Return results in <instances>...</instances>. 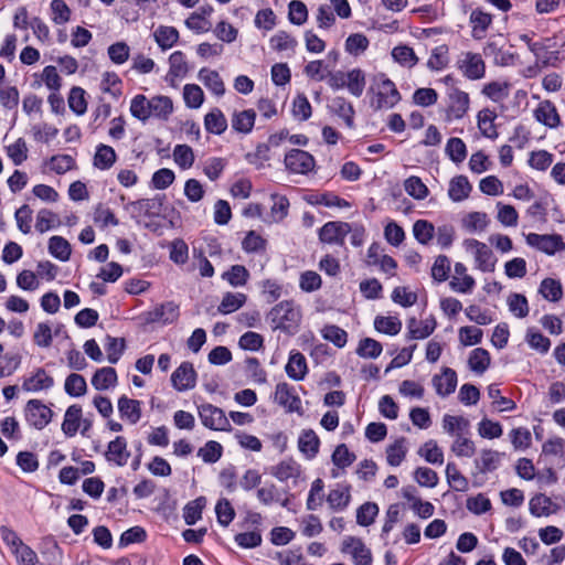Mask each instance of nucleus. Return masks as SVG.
<instances>
[{
  "label": "nucleus",
  "mask_w": 565,
  "mask_h": 565,
  "mask_svg": "<svg viewBox=\"0 0 565 565\" xmlns=\"http://www.w3.org/2000/svg\"><path fill=\"white\" fill-rule=\"evenodd\" d=\"M301 318L300 307L292 300L278 302L268 313V319L274 329L280 330L289 335H294L298 332Z\"/></svg>",
  "instance_id": "nucleus-1"
},
{
  "label": "nucleus",
  "mask_w": 565,
  "mask_h": 565,
  "mask_svg": "<svg viewBox=\"0 0 565 565\" xmlns=\"http://www.w3.org/2000/svg\"><path fill=\"white\" fill-rule=\"evenodd\" d=\"M372 90L374 92V98L371 104L375 109H391L402 98L394 82L384 73H380L374 77Z\"/></svg>",
  "instance_id": "nucleus-2"
},
{
  "label": "nucleus",
  "mask_w": 565,
  "mask_h": 565,
  "mask_svg": "<svg viewBox=\"0 0 565 565\" xmlns=\"http://www.w3.org/2000/svg\"><path fill=\"white\" fill-rule=\"evenodd\" d=\"M470 108V96L460 88L446 89L444 119L452 122L462 119Z\"/></svg>",
  "instance_id": "nucleus-3"
},
{
  "label": "nucleus",
  "mask_w": 565,
  "mask_h": 565,
  "mask_svg": "<svg viewBox=\"0 0 565 565\" xmlns=\"http://www.w3.org/2000/svg\"><path fill=\"white\" fill-rule=\"evenodd\" d=\"M463 247L473 255L477 269L482 273L494 271L497 258L487 244L475 238H467L463 241Z\"/></svg>",
  "instance_id": "nucleus-4"
},
{
  "label": "nucleus",
  "mask_w": 565,
  "mask_h": 565,
  "mask_svg": "<svg viewBox=\"0 0 565 565\" xmlns=\"http://www.w3.org/2000/svg\"><path fill=\"white\" fill-rule=\"evenodd\" d=\"M23 414L26 424L38 430L44 429L53 417V411L36 398L26 402Z\"/></svg>",
  "instance_id": "nucleus-5"
},
{
  "label": "nucleus",
  "mask_w": 565,
  "mask_h": 565,
  "mask_svg": "<svg viewBox=\"0 0 565 565\" xmlns=\"http://www.w3.org/2000/svg\"><path fill=\"white\" fill-rule=\"evenodd\" d=\"M199 417L203 426L212 430L230 431L231 423L223 409L212 404H202L198 407Z\"/></svg>",
  "instance_id": "nucleus-6"
},
{
  "label": "nucleus",
  "mask_w": 565,
  "mask_h": 565,
  "mask_svg": "<svg viewBox=\"0 0 565 565\" xmlns=\"http://www.w3.org/2000/svg\"><path fill=\"white\" fill-rule=\"evenodd\" d=\"M286 169L296 174H308L313 171L316 160L312 154L301 149H291L285 156Z\"/></svg>",
  "instance_id": "nucleus-7"
},
{
  "label": "nucleus",
  "mask_w": 565,
  "mask_h": 565,
  "mask_svg": "<svg viewBox=\"0 0 565 565\" xmlns=\"http://www.w3.org/2000/svg\"><path fill=\"white\" fill-rule=\"evenodd\" d=\"M457 67L461 71L462 75L470 81L481 79L486 75L484 61L478 53H462L457 61Z\"/></svg>",
  "instance_id": "nucleus-8"
},
{
  "label": "nucleus",
  "mask_w": 565,
  "mask_h": 565,
  "mask_svg": "<svg viewBox=\"0 0 565 565\" xmlns=\"http://www.w3.org/2000/svg\"><path fill=\"white\" fill-rule=\"evenodd\" d=\"M180 316L179 306L173 301H167L154 306L145 312V321L147 323L171 324L178 320Z\"/></svg>",
  "instance_id": "nucleus-9"
},
{
  "label": "nucleus",
  "mask_w": 565,
  "mask_h": 565,
  "mask_svg": "<svg viewBox=\"0 0 565 565\" xmlns=\"http://www.w3.org/2000/svg\"><path fill=\"white\" fill-rule=\"evenodd\" d=\"M534 119L548 129H557L562 126L561 115L555 104L548 99L540 100L533 109Z\"/></svg>",
  "instance_id": "nucleus-10"
},
{
  "label": "nucleus",
  "mask_w": 565,
  "mask_h": 565,
  "mask_svg": "<svg viewBox=\"0 0 565 565\" xmlns=\"http://www.w3.org/2000/svg\"><path fill=\"white\" fill-rule=\"evenodd\" d=\"M351 232V224L345 222H327L319 231V239L329 245L344 244L345 236Z\"/></svg>",
  "instance_id": "nucleus-11"
},
{
  "label": "nucleus",
  "mask_w": 565,
  "mask_h": 565,
  "mask_svg": "<svg viewBox=\"0 0 565 565\" xmlns=\"http://www.w3.org/2000/svg\"><path fill=\"white\" fill-rule=\"evenodd\" d=\"M526 243L547 255H553L565 248L562 236L556 234L548 235L530 233L526 235Z\"/></svg>",
  "instance_id": "nucleus-12"
},
{
  "label": "nucleus",
  "mask_w": 565,
  "mask_h": 565,
  "mask_svg": "<svg viewBox=\"0 0 565 565\" xmlns=\"http://www.w3.org/2000/svg\"><path fill=\"white\" fill-rule=\"evenodd\" d=\"M342 552L349 554L355 565H371L372 554L358 537L350 536L343 541Z\"/></svg>",
  "instance_id": "nucleus-13"
},
{
  "label": "nucleus",
  "mask_w": 565,
  "mask_h": 565,
  "mask_svg": "<svg viewBox=\"0 0 565 565\" xmlns=\"http://www.w3.org/2000/svg\"><path fill=\"white\" fill-rule=\"evenodd\" d=\"M54 385V379L43 369L38 367L29 375L24 376L22 390L25 392L36 393L47 391Z\"/></svg>",
  "instance_id": "nucleus-14"
},
{
  "label": "nucleus",
  "mask_w": 565,
  "mask_h": 565,
  "mask_svg": "<svg viewBox=\"0 0 565 565\" xmlns=\"http://www.w3.org/2000/svg\"><path fill=\"white\" fill-rule=\"evenodd\" d=\"M171 382L172 386L179 392L193 388L196 384V372L193 364L190 362L181 363L172 373Z\"/></svg>",
  "instance_id": "nucleus-15"
},
{
  "label": "nucleus",
  "mask_w": 565,
  "mask_h": 565,
  "mask_svg": "<svg viewBox=\"0 0 565 565\" xmlns=\"http://www.w3.org/2000/svg\"><path fill=\"white\" fill-rule=\"evenodd\" d=\"M275 401L290 413L301 411L300 397L296 394L294 386L286 382L276 385Z\"/></svg>",
  "instance_id": "nucleus-16"
},
{
  "label": "nucleus",
  "mask_w": 565,
  "mask_h": 565,
  "mask_svg": "<svg viewBox=\"0 0 565 565\" xmlns=\"http://www.w3.org/2000/svg\"><path fill=\"white\" fill-rule=\"evenodd\" d=\"M127 445L124 436H117L114 440L109 441L105 452L106 460L117 467L126 466L130 458Z\"/></svg>",
  "instance_id": "nucleus-17"
},
{
  "label": "nucleus",
  "mask_w": 565,
  "mask_h": 565,
  "mask_svg": "<svg viewBox=\"0 0 565 565\" xmlns=\"http://www.w3.org/2000/svg\"><path fill=\"white\" fill-rule=\"evenodd\" d=\"M270 475L280 482L292 480L296 484L301 476V466L292 458H286L270 468Z\"/></svg>",
  "instance_id": "nucleus-18"
},
{
  "label": "nucleus",
  "mask_w": 565,
  "mask_h": 565,
  "mask_svg": "<svg viewBox=\"0 0 565 565\" xmlns=\"http://www.w3.org/2000/svg\"><path fill=\"white\" fill-rule=\"evenodd\" d=\"M433 385L439 396L446 397L456 390L457 373L450 367H444L441 374L433 377Z\"/></svg>",
  "instance_id": "nucleus-19"
},
{
  "label": "nucleus",
  "mask_w": 565,
  "mask_h": 565,
  "mask_svg": "<svg viewBox=\"0 0 565 565\" xmlns=\"http://www.w3.org/2000/svg\"><path fill=\"white\" fill-rule=\"evenodd\" d=\"M150 118L168 120L173 113V102L169 96L156 95L149 98Z\"/></svg>",
  "instance_id": "nucleus-20"
},
{
  "label": "nucleus",
  "mask_w": 565,
  "mask_h": 565,
  "mask_svg": "<svg viewBox=\"0 0 565 565\" xmlns=\"http://www.w3.org/2000/svg\"><path fill=\"white\" fill-rule=\"evenodd\" d=\"M118 412L129 424H137L141 418V402L122 395L118 398Z\"/></svg>",
  "instance_id": "nucleus-21"
},
{
  "label": "nucleus",
  "mask_w": 565,
  "mask_h": 565,
  "mask_svg": "<svg viewBox=\"0 0 565 565\" xmlns=\"http://www.w3.org/2000/svg\"><path fill=\"white\" fill-rule=\"evenodd\" d=\"M436 320L434 318H429L426 320H417L416 318H411L407 321V338L409 340H422L428 338L436 329Z\"/></svg>",
  "instance_id": "nucleus-22"
},
{
  "label": "nucleus",
  "mask_w": 565,
  "mask_h": 565,
  "mask_svg": "<svg viewBox=\"0 0 565 565\" xmlns=\"http://www.w3.org/2000/svg\"><path fill=\"white\" fill-rule=\"evenodd\" d=\"M287 375L294 381H301L308 373L305 355L299 351H291L285 366Z\"/></svg>",
  "instance_id": "nucleus-23"
},
{
  "label": "nucleus",
  "mask_w": 565,
  "mask_h": 565,
  "mask_svg": "<svg viewBox=\"0 0 565 565\" xmlns=\"http://www.w3.org/2000/svg\"><path fill=\"white\" fill-rule=\"evenodd\" d=\"M320 439L313 429H305L298 438V449L307 458L313 459L319 452Z\"/></svg>",
  "instance_id": "nucleus-24"
},
{
  "label": "nucleus",
  "mask_w": 565,
  "mask_h": 565,
  "mask_svg": "<svg viewBox=\"0 0 565 565\" xmlns=\"http://www.w3.org/2000/svg\"><path fill=\"white\" fill-rule=\"evenodd\" d=\"M198 78L215 96L225 94V85L218 72L203 67L199 71Z\"/></svg>",
  "instance_id": "nucleus-25"
},
{
  "label": "nucleus",
  "mask_w": 565,
  "mask_h": 565,
  "mask_svg": "<svg viewBox=\"0 0 565 565\" xmlns=\"http://www.w3.org/2000/svg\"><path fill=\"white\" fill-rule=\"evenodd\" d=\"M82 416L83 412L79 405L73 404L67 407L62 423V430L66 437H74L77 434Z\"/></svg>",
  "instance_id": "nucleus-26"
},
{
  "label": "nucleus",
  "mask_w": 565,
  "mask_h": 565,
  "mask_svg": "<svg viewBox=\"0 0 565 565\" xmlns=\"http://www.w3.org/2000/svg\"><path fill=\"white\" fill-rule=\"evenodd\" d=\"M189 66L185 60V55L181 51H175L169 56V71L167 78L171 85H174L175 79H180L186 76Z\"/></svg>",
  "instance_id": "nucleus-27"
},
{
  "label": "nucleus",
  "mask_w": 565,
  "mask_h": 565,
  "mask_svg": "<svg viewBox=\"0 0 565 565\" xmlns=\"http://www.w3.org/2000/svg\"><path fill=\"white\" fill-rule=\"evenodd\" d=\"M255 119L256 113L254 109L234 111L231 118V125L236 132L247 135L253 130Z\"/></svg>",
  "instance_id": "nucleus-28"
},
{
  "label": "nucleus",
  "mask_w": 565,
  "mask_h": 565,
  "mask_svg": "<svg viewBox=\"0 0 565 565\" xmlns=\"http://www.w3.org/2000/svg\"><path fill=\"white\" fill-rule=\"evenodd\" d=\"M351 501L350 486L337 484V487L330 490L327 502L331 510L343 511L347 509Z\"/></svg>",
  "instance_id": "nucleus-29"
},
{
  "label": "nucleus",
  "mask_w": 565,
  "mask_h": 565,
  "mask_svg": "<svg viewBox=\"0 0 565 565\" xmlns=\"http://www.w3.org/2000/svg\"><path fill=\"white\" fill-rule=\"evenodd\" d=\"M495 118V111L490 108L479 110L477 115V125L482 136L489 139L498 138V131L494 125Z\"/></svg>",
  "instance_id": "nucleus-30"
},
{
  "label": "nucleus",
  "mask_w": 565,
  "mask_h": 565,
  "mask_svg": "<svg viewBox=\"0 0 565 565\" xmlns=\"http://www.w3.org/2000/svg\"><path fill=\"white\" fill-rule=\"evenodd\" d=\"M490 218L484 212H470L461 218V226L468 233H481L487 230Z\"/></svg>",
  "instance_id": "nucleus-31"
},
{
  "label": "nucleus",
  "mask_w": 565,
  "mask_h": 565,
  "mask_svg": "<svg viewBox=\"0 0 565 565\" xmlns=\"http://www.w3.org/2000/svg\"><path fill=\"white\" fill-rule=\"evenodd\" d=\"M117 161V154L113 147L99 143L96 147L93 164L99 170H109Z\"/></svg>",
  "instance_id": "nucleus-32"
},
{
  "label": "nucleus",
  "mask_w": 565,
  "mask_h": 565,
  "mask_svg": "<svg viewBox=\"0 0 565 565\" xmlns=\"http://www.w3.org/2000/svg\"><path fill=\"white\" fill-rule=\"evenodd\" d=\"M511 84L507 81H493L483 85L481 93L494 103H501L510 96Z\"/></svg>",
  "instance_id": "nucleus-33"
},
{
  "label": "nucleus",
  "mask_w": 565,
  "mask_h": 565,
  "mask_svg": "<svg viewBox=\"0 0 565 565\" xmlns=\"http://www.w3.org/2000/svg\"><path fill=\"white\" fill-rule=\"evenodd\" d=\"M491 23L492 17L490 13L484 12L480 9L473 10L470 14L472 36L477 40L483 39Z\"/></svg>",
  "instance_id": "nucleus-34"
},
{
  "label": "nucleus",
  "mask_w": 565,
  "mask_h": 565,
  "mask_svg": "<svg viewBox=\"0 0 565 565\" xmlns=\"http://www.w3.org/2000/svg\"><path fill=\"white\" fill-rule=\"evenodd\" d=\"M472 186L466 175H457L449 182L448 195L454 202H461L466 200Z\"/></svg>",
  "instance_id": "nucleus-35"
},
{
  "label": "nucleus",
  "mask_w": 565,
  "mask_h": 565,
  "mask_svg": "<svg viewBox=\"0 0 565 565\" xmlns=\"http://www.w3.org/2000/svg\"><path fill=\"white\" fill-rule=\"evenodd\" d=\"M153 39L162 51H167L178 42L179 31L174 26L159 25L153 31Z\"/></svg>",
  "instance_id": "nucleus-36"
},
{
  "label": "nucleus",
  "mask_w": 565,
  "mask_h": 565,
  "mask_svg": "<svg viewBox=\"0 0 565 565\" xmlns=\"http://www.w3.org/2000/svg\"><path fill=\"white\" fill-rule=\"evenodd\" d=\"M443 428L447 434L454 437H457L458 435H468L470 422L462 416H454L446 414L443 417Z\"/></svg>",
  "instance_id": "nucleus-37"
},
{
  "label": "nucleus",
  "mask_w": 565,
  "mask_h": 565,
  "mask_svg": "<svg viewBox=\"0 0 565 565\" xmlns=\"http://www.w3.org/2000/svg\"><path fill=\"white\" fill-rule=\"evenodd\" d=\"M117 383V373L114 367L106 366L98 369L92 377V385L97 391H106Z\"/></svg>",
  "instance_id": "nucleus-38"
},
{
  "label": "nucleus",
  "mask_w": 565,
  "mask_h": 565,
  "mask_svg": "<svg viewBox=\"0 0 565 565\" xmlns=\"http://www.w3.org/2000/svg\"><path fill=\"white\" fill-rule=\"evenodd\" d=\"M408 452L407 440L404 437L396 439L386 448V461L392 467H398Z\"/></svg>",
  "instance_id": "nucleus-39"
},
{
  "label": "nucleus",
  "mask_w": 565,
  "mask_h": 565,
  "mask_svg": "<svg viewBox=\"0 0 565 565\" xmlns=\"http://www.w3.org/2000/svg\"><path fill=\"white\" fill-rule=\"evenodd\" d=\"M345 77L349 93L355 97H361L366 85L365 72L355 67L347 72Z\"/></svg>",
  "instance_id": "nucleus-40"
},
{
  "label": "nucleus",
  "mask_w": 565,
  "mask_h": 565,
  "mask_svg": "<svg viewBox=\"0 0 565 565\" xmlns=\"http://www.w3.org/2000/svg\"><path fill=\"white\" fill-rule=\"evenodd\" d=\"M206 131L214 135H222L227 129V119L218 108H213L204 116Z\"/></svg>",
  "instance_id": "nucleus-41"
},
{
  "label": "nucleus",
  "mask_w": 565,
  "mask_h": 565,
  "mask_svg": "<svg viewBox=\"0 0 565 565\" xmlns=\"http://www.w3.org/2000/svg\"><path fill=\"white\" fill-rule=\"evenodd\" d=\"M247 300L245 294L242 292H225L222 301L217 307V311L222 315H228L242 308Z\"/></svg>",
  "instance_id": "nucleus-42"
},
{
  "label": "nucleus",
  "mask_w": 565,
  "mask_h": 565,
  "mask_svg": "<svg viewBox=\"0 0 565 565\" xmlns=\"http://www.w3.org/2000/svg\"><path fill=\"white\" fill-rule=\"evenodd\" d=\"M49 253L61 262H67L72 254L71 244L62 236H52L49 239Z\"/></svg>",
  "instance_id": "nucleus-43"
},
{
  "label": "nucleus",
  "mask_w": 565,
  "mask_h": 565,
  "mask_svg": "<svg viewBox=\"0 0 565 565\" xmlns=\"http://www.w3.org/2000/svg\"><path fill=\"white\" fill-rule=\"evenodd\" d=\"M490 354L486 349L477 348L473 349L468 359V365L471 371L482 374L490 365Z\"/></svg>",
  "instance_id": "nucleus-44"
},
{
  "label": "nucleus",
  "mask_w": 565,
  "mask_h": 565,
  "mask_svg": "<svg viewBox=\"0 0 565 565\" xmlns=\"http://www.w3.org/2000/svg\"><path fill=\"white\" fill-rule=\"evenodd\" d=\"M497 220L505 227H515L519 222V213L511 204L497 202Z\"/></svg>",
  "instance_id": "nucleus-45"
},
{
  "label": "nucleus",
  "mask_w": 565,
  "mask_h": 565,
  "mask_svg": "<svg viewBox=\"0 0 565 565\" xmlns=\"http://www.w3.org/2000/svg\"><path fill=\"white\" fill-rule=\"evenodd\" d=\"M374 328L381 333L396 335L402 330V321L393 316H376L374 319Z\"/></svg>",
  "instance_id": "nucleus-46"
},
{
  "label": "nucleus",
  "mask_w": 565,
  "mask_h": 565,
  "mask_svg": "<svg viewBox=\"0 0 565 565\" xmlns=\"http://www.w3.org/2000/svg\"><path fill=\"white\" fill-rule=\"evenodd\" d=\"M269 45L276 52L295 51L298 42L287 31L280 30L269 39Z\"/></svg>",
  "instance_id": "nucleus-47"
},
{
  "label": "nucleus",
  "mask_w": 565,
  "mask_h": 565,
  "mask_svg": "<svg viewBox=\"0 0 565 565\" xmlns=\"http://www.w3.org/2000/svg\"><path fill=\"white\" fill-rule=\"evenodd\" d=\"M446 478L449 486L459 492H465L469 489L468 479L459 471L456 463L448 462L446 466Z\"/></svg>",
  "instance_id": "nucleus-48"
},
{
  "label": "nucleus",
  "mask_w": 565,
  "mask_h": 565,
  "mask_svg": "<svg viewBox=\"0 0 565 565\" xmlns=\"http://www.w3.org/2000/svg\"><path fill=\"white\" fill-rule=\"evenodd\" d=\"M221 277L232 287H242L246 285L249 273L243 265H233L228 270L224 271Z\"/></svg>",
  "instance_id": "nucleus-49"
},
{
  "label": "nucleus",
  "mask_w": 565,
  "mask_h": 565,
  "mask_svg": "<svg viewBox=\"0 0 565 565\" xmlns=\"http://www.w3.org/2000/svg\"><path fill=\"white\" fill-rule=\"evenodd\" d=\"M393 60L404 67L412 68L418 63L414 50L407 45H397L392 50Z\"/></svg>",
  "instance_id": "nucleus-50"
},
{
  "label": "nucleus",
  "mask_w": 565,
  "mask_h": 565,
  "mask_svg": "<svg viewBox=\"0 0 565 565\" xmlns=\"http://www.w3.org/2000/svg\"><path fill=\"white\" fill-rule=\"evenodd\" d=\"M332 110L341 117L348 127L353 126L354 108L353 105L344 97H335L331 102Z\"/></svg>",
  "instance_id": "nucleus-51"
},
{
  "label": "nucleus",
  "mask_w": 565,
  "mask_h": 565,
  "mask_svg": "<svg viewBox=\"0 0 565 565\" xmlns=\"http://www.w3.org/2000/svg\"><path fill=\"white\" fill-rule=\"evenodd\" d=\"M149 107V98H147L143 94H137L130 100V114L136 119L146 122L150 119V113L148 110Z\"/></svg>",
  "instance_id": "nucleus-52"
},
{
  "label": "nucleus",
  "mask_w": 565,
  "mask_h": 565,
  "mask_svg": "<svg viewBox=\"0 0 565 565\" xmlns=\"http://www.w3.org/2000/svg\"><path fill=\"white\" fill-rule=\"evenodd\" d=\"M501 454L492 449H483L480 458L476 460V466L481 472H490L499 467Z\"/></svg>",
  "instance_id": "nucleus-53"
},
{
  "label": "nucleus",
  "mask_w": 565,
  "mask_h": 565,
  "mask_svg": "<svg viewBox=\"0 0 565 565\" xmlns=\"http://www.w3.org/2000/svg\"><path fill=\"white\" fill-rule=\"evenodd\" d=\"M206 500L204 497H199L190 501L183 509V519L188 525L195 524L202 518V511L205 507Z\"/></svg>",
  "instance_id": "nucleus-54"
},
{
  "label": "nucleus",
  "mask_w": 565,
  "mask_h": 565,
  "mask_svg": "<svg viewBox=\"0 0 565 565\" xmlns=\"http://www.w3.org/2000/svg\"><path fill=\"white\" fill-rule=\"evenodd\" d=\"M418 455L427 462L433 465H443L444 452L437 443L433 439L426 441L418 450Z\"/></svg>",
  "instance_id": "nucleus-55"
},
{
  "label": "nucleus",
  "mask_w": 565,
  "mask_h": 565,
  "mask_svg": "<svg viewBox=\"0 0 565 565\" xmlns=\"http://www.w3.org/2000/svg\"><path fill=\"white\" fill-rule=\"evenodd\" d=\"M370 45L369 39L362 33L350 34L345 40V51L353 56L363 54Z\"/></svg>",
  "instance_id": "nucleus-56"
},
{
  "label": "nucleus",
  "mask_w": 565,
  "mask_h": 565,
  "mask_svg": "<svg viewBox=\"0 0 565 565\" xmlns=\"http://www.w3.org/2000/svg\"><path fill=\"white\" fill-rule=\"evenodd\" d=\"M448 63H449L448 46L443 44V45L436 46L431 51L430 56L427 61V67L430 71L438 72V71H443L444 68H446Z\"/></svg>",
  "instance_id": "nucleus-57"
},
{
  "label": "nucleus",
  "mask_w": 565,
  "mask_h": 565,
  "mask_svg": "<svg viewBox=\"0 0 565 565\" xmlns=\"http://www.w3.org/2000/svg\"><path fill=\"white\" fill-rule=\"evenodd\" d=\"M457 457L471 458L476 454V445L467 435H458L450 447Z\"/></svg>",
  "instance_id": "nucleus-58"
},
{
  "label": "nucleus",
  "mask_w": 565,
  "mask_h": 565,
  "mask_svg": "<svg viewBox=\"0 0 565 565\" xmlns=\"http://www.w3.org/2000/svg\"><path fill=\"white\" fill-rule=\"evenodd\" d=\"M321 335L338 348H343L348 342L347 331L334 324L324 326L321 329Z\"/></svg>",
  "instance_id": "nucleus-59"
},
{
  "label": "nucleus",
  "mask_w": 565,
  "mask_h": 565,
  "mask_svg": "<svg viewBox=\"0 0 565 565\" xmlns=\"http://www.w3.org/2000/svg\"><path fill=\"white\" fill-rule=\"evenodd\" d=\"M445 151L455 163H461L467 157L466 143L457 137L448 139Z\"/></svg>",
  "instance_id": "nucleus-60"
},
{
  "label": "nucleus",
  "mask_w": 565,
  "mask_h": 565,
  "mask_svg": "<svg viewBox=\"0 0 565 565\" xmlns=\"http://www.w3.org/2000/svg\"><path fill=\"white\" fill-rule=\"evenodd\" d=\"M554 154L547 150H535L529 156V166L537 171H546L553 163Z\"/></svg>",
  "instance_id": "nucleus-61"
},
{
  "label": "nucleus",
  "mask_w": 565,
  "mask_h": 565,
  "mask_svg": "<svg viewBox=\"0 0 565 565\" xmlns=\"http://www.w3.org/2000/svg\"><path fill=\"white\" fill-rule=\"evenodd\" d=\"M507 302H508L509 310L511 311V313L514 317L522 319L529 315V311H530L529 302L524 295L516 294V292L511 294L508 297Z\"/></svg>",
  "instance_id": "nucleus-62"
},
{
  "label": "nucleus",
  "mask_w": 565,
  "mask_h": 565,
  "mask_svg": "<svg viewBox=\"0 0 565 565\" xmlns=\"http://www.w3.org/2000/svg\"><path fill=\"white\" fill-rule=\"evenodd\" d=\"M382 351V344L372 338L362 339L356 348V354L364 359H376Z\"/></svg>",
  "instance_id": "nucleus-63"
},
{
  "label": "nucleus",
  "mask_w": 565,
  "mask_h": 565,
  "mask_svg": "<svg viewBox=\"0 0 565 565\" xmlns=\"http://www.w3.org/2000/svg\"><path fill=\"white\" fill-rule=\"evenodd\" d=\"M413 234L419 244L427 245L435 235V226L426 220H418L413 225Z\"/></svg>",
  "instance_id": "nucleus-64"
}]
</instances>
